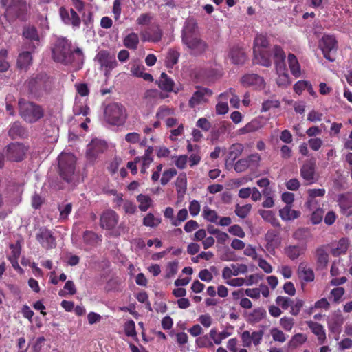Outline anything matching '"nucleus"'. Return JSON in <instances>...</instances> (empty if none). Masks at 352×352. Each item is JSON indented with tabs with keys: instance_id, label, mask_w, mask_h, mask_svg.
I'll return each mask as SVG.
<instances>
[{
	"instance_id": "1",
	"label": "nucleus",
	"mask_w": 352,
	"mask_h": 352,
	"mask_svg": "<svg viewBox=\"0 0 352 352\" xmlns=\"http://www.w3.org/2000/svg\"><path fill=\"white\" fill-rule=\"evenodd\" d=\"M52 58L55 62L65 65H72L76 62L78 69L82 67L84 63V54L82 50L76 47L72 49V42L64 37L57 38L52 48Z\"/></svg>"
},
{
	"instance_id": "2",
	"label": "nucleus",
	"mask_w": 352,
	"mask_h": 352,
	"mask_svg": "<svg viewBox=\"0 0 352 352\" xmlns=\"http://www.w3.org/2000/svg\"><path fill=\"white\" fill-rule=\"evenodd\" d=\"M28 92L36 99H39L49 94L54 88V80L45 73L37 74L31 76L25 82Z\"/></svg>"
},
{
	"instance_id": "3",
	"label": "nucleus",
	"mask_w": 352,
	"mask_h": 352,
	"mask_svg": "<svg viewBox=\"0 0 352 352\" xmlns=\"http://www.w3.org/2000/svg\"><path fill=\"white\" fill-rule=\"evenodd\" d=\"M20 117L27 123L34 124L45 117L44 107L33 101L20 98L18 101Z\"/></svg>"
},
{
	"instance_id": "4",
	"label": "nucleus",
	"mask_w": 352,
	"mask_h": 352,
	"mask_svg": "<svg viewBox=\"0 0 352 352\" xmlns=\"http://www.w3.org/2000/svg\"><path fill=\"white\" fill-rule=\"evenodd\" d=\"M0 4L6 8L5 16L8 20H27L28 6L25 0H0Z\"/></svg>"
},
{
	"instance_id": "5",
	"label": "nucleus",
	"mask_w": 352,
	"mask_h": 352,
	"mask_svg": "<svg viewBox=\"0 0 352 352\" xmlns=\"http://www.w3.org/2000/svg\"><path fill=\"white\" fill-rule=\"evenodd\" d=\"M104 116L109 124L119 126L125 123L127 119V112L123 104L113 102L105 107Z\"/></svg>"
},
{
	"instance_id": "6",
	"label": "nucleus",
	"mask_w": 352,
	"mask_h": 352,
	"mask_svg": "<svg viewBox=\"0 0 352 352\" xmlns=\"http://www.w3.org/2000/svg\"><path fill=\"white\" fill-rule=\"evenodd\" d=\"M58 160L60 177L67 182H71L76 170V157L72 153H62Z\"/></svg>"
},
{
	"instance_id": "7",
	"label": "nucleus",
	"mask_w": 352,
	"mask_h": 352,
	"mask_svg": "<svg viewBox=\"0 0 352 352\" xmlns=\"http://www.w3.org/2000/svg\"><path fill=\"white\" fill-rule=\"evenodd\" d=\"M275 69L278 78H276L277 85L279 87L286 85V66L285 63V54L283 49L278 45H274L272 50Z\"/></svg>"
},
{
	"instance_id": "8",
	"label": "nucleus",
	"mask_w": 352,
	"mask_h": 352,
	"mask_svg": "<svg viewBox=\"0 0 352 352\" xmlns=\"http://www.w3.org/2000/svg\"><path fill=\"white\" fill-rule=\"evenodd\" d=\"M95 60L100 65V69L104 72V74L107 77L118 66L115 54L106 50H100L97 53Z\"/></svg>"
},
{
	"instance_id": "9",
	"label": "nucleus",
	"mask_w": 352,
	"mask_h": 352,
	"mask_svg": "<svg viewBox=\"0 0 352 352\" xmlns=\"http://www.w3.org/2000/svg\"><path fill=\"white\" fill-rule=\"evenodd\" d=\"M188 52L193 56L204 54L208 49L207 43L199 35L182 40Z\"/></svg>"
},
{
	"instance_id": "10",
	"label": "nucleus",
	"mask_w": 352,
	"mask_h": 352,
	"mask_svg": "<svg viewBox=\"0 0 352 352\" xmlns=\"http://www.w3.org/2000/svg\"><path fill=\"white\" fill-rule=\"evenodd\" d=\"M212 91L207 87L197 86L196 91L188 101V106L190 108H195L199 104L208 102V98L212 96Z\"/></svg>"
},
{
	"instance_id": "11",
	"label": "nucleus",
	"mask_w": 352,
	"mask_h": 352,
	"mask_svg": "<svg viewBox=\"0 0 352 352\" xmlns=\"http://www.w3.org/2000/svg\"><path fill=\"white\" fill-rule=\"evenodd\" d=\"M36 239L43 248L49 250L56 246L52 232L45 226L38 228L36 233Z\"/></svg>"
},
{
	"instance_id": "12",
	"label": "nucleus",
	"mask_w": 352,
	"mask_h": 352,
	"mask_svg": "<svg viewBox=\"0 0 352 352\" xmlns=\"http://www.w3.org/2000/svg\"><path fill=\"white\" fill-rule=\"evenodd\" d=\"M320 47L323 55L327 60L333 61L334 57L332 56L337 50V41L333 36L324 35L320 41Z\"/></svg>"
},
{
	"instance_id": "13",
	"label": "nucleus",
	"mask_w": 352,
	"mask_h": 352,
	"mask_svg": "<svg viewBox=\"0 0 352 352\" xmlns=\"http://www.w3.org/2000/svg\"><path fill=\"white\" fill-rule=\"evenodd\" d=\"M22 36L30 41L26 49L34 51L39 45L40 36L36 28L34 25H25L23 28Z\"/></svg>"
},
{
	"instance_id": "14",
	"label": "nucleus",
	"mask_w": 352,
	"mask_h": 352,
	"mask_svg": "<svg viewBox=\"0 0 352 352\" xmlns=\"http://www.w3.org/2000/svg\"><path fill=\"white\" fill-rule=\"evenodd\" d=\"M27 148L21 143H11L7 146L6 157L12 162H21L24 159Z\"/></svg>"
},
{
	"instance_id": "15",
	"label": "nucleus",
	"mask_w": 352,
	"mask_h": 352,
	"mask_svg": "<svg viewBox=\"0 0 352 352\" xmlns=\"http://www.w3.org/2000/svg\"><path fill=\"white\" fill-rule=\"evenodd\" d=\"M119 221L118 214L113 210L104 211L100 219V226L103 229L112 230L116 228Z\"/></svg>"
},
{
	"instance_id": "16",
	"label": "nucleus",
	"mask_w": 352,
	"mask_h": 352,
	"mask_svg": "<svg viewBox=\"0 0 352 352\" xmlns=\"http://www.w3.org/2000/svg\"><path fill=\"white\" fill-rule=\"evenodd\" d=\"M60 16L62 21L66 25H72L74 28H78L81 24V20L77 12L71 8L69 10L64 7L59 10Z\"/></svg>"
},
{
	"instance_id": "17",
	"label": "nucleus",
	"mask_w": 352,
	"mask_h": 352,
	"mask_svg": "<svg viewBox=\"0 0 352 352\" xmlns=\"http://www.w3.org/2000/svg\"><path fill=\"white\" fill-rule=\"evenodd\" d=\"M263 336V331L262 330L253 331L252 333L248 330L243 331L241 335L243 346L249 348L251 346L252 343L255 346H258L261 342Z\"/></svg>"
},
{
	"instance_id": "18",
	"label": "nucleus",
	"mask_w": 352,
	"mask_h": 352,
	"mask_svg": "<svg viewBox=\"0 0 352 352\" xmlns=\"http://www.w3.org/2000/svg\"><path fill=\"white\" fill-rule=\"evenodd\" d=\"M316 160L314 159L307 161L301 168L300 173L302 178L311 184L317 181L316 176Z\"/></svg>"
},
{
	"instance_id": "19",
	"label": "nucleus",
	"mask_w": 352,
	"mask_h": 352,
	"mask_svg": "<svg viewBox=\"0 0 352 352\" xmlns=\"http://www.w3.org/2000/svg\"><path fill=\"white\" fill-rule=\"evenodd\" d=\"M241 82L243 86H254L256 89H262L265 87V80L263 77L256 74H248L244 75Z\"/></svg>"
},
{
	"instance_id": "20",
	"label": "nucleus",
	"mask_w": 352,
	"mask_h": 352,
	"mask_svg": "<svg viewBox=\"0 0 352 352\" xmlns=\"http://www.w3.org/2000/svg\"><path fill=\"white\" fill-rule=\"evenodd\" d=\"M198 35L199 34L197 21L193 18H188L182 30V40Z\"/></svg>"
},
{
	"instance_id": "21",
	"label": "nucleus",
	"mask_w": 352,
	"mask_h": 352,
	"mask_svg": "<svg viewBox=\"0 0 352 352\" xmlns=\"http://www.w3.org/2000/svg\"><path fill=\"white\" fill-rule=\"evenodd\" d=\"M142 34L144 40L157 43L162 39V31L159 25L153 24L148 26Z\"/></svg>"
},
{
	"instance_id": "22",
	"label": "nucleus",
	"mask_w": 352,
	"mask_h": 352,
	"mask_svg": "<svg viewBox=\"0 0 352 352\" xmlns=\"http://www.w3.org/2000/svg\"><path fill=\"white\" fill-rule=\"evenodd\" d=\"M344 319L340 311L335 312L327 320V326L331 333H340Z\"/></svg>"
},
{
	"instance_id": "23",
	"label": "nucleus",
	"mask_w": 352,
	"mask_h": 352,
	"mask_svg": "<svg viewBox=\"0 0 352 352\" xmlns=\"http://www.w3.org/2000/svg\"><path fill=\"white\" fill-rule=\"evenodd\" d=\"M280 141H282L283 143H286V129L281 132L280 135H279L278 130H274L272 133L270 138V142L274 149L280 148L282 156L283 157H285L286 155V144L280 146L279 144Z\"/></svg>"
},
{
	"instance_id": "24",
	"label": "nucleus",
	"mask_w": 352,
	"mask_h": 352,
	"mask_svg": "<svg viewBox=\"0 0 352 352\" xmlns=\"http://www.w3.org/2000/svg\"><path fill=\"white\" fill-rule=\"evenodd\" d=\"M306 323L311 330V332L317 336L318 342L320 344H324L327 338L324 327L322 324L311 320L307 321Z\"/></svg>"
},
{
	"instance_id": "25",
	"label": "nucleus",
	"mask_w": 352,
	"mask_h": 352,
	"mask_svg": "<svg viewBox=\"0 0 352 352\" xmlns=\"http://www.w3.org/2000/svg\"><path fill=\"white\" fill-rule=\"evenodd\" d=\"M9 136L14 140L18 138H25L28 136L27 129L19 122H14L8 131Z\"/></svg>"
},
{
	"instance_id": "26",
	"label": "nucleus",
	"mask_w": 352,
	"mask_h": 352,
	"mask_svg": "<svg viewBox=\"0 0 352 352\" xmlns=\"http://www.w3.org/2000/svg\"><path fill=\"white\" fill-rule=\"evenodd\" d=\"M254 52V63L256 64L261 65L262 66L268 67L271 65V54L268 53L266 50H258V52H256V50H253Z\"/></svg>"
},
{
	"instance_id": "27",
	"label": "nucleus",
	"mask_w": 352,
	"mask_h": 352,
	"mask_svg": "<svg viewBox=\"0 0 352 352\" xmlns=\"http://www.w3.org/2000/svg\"><path fill=\"white\" fill-rule=\"evenodd\" d=\"M229 56L234 64H243L247 58L243 49L239 46H234L230 49Z\"/></svg>"
},
{
	"instance_id": "28",
	"label": "nucleus",
	"mask_w": 352,
	"mask_h": 352,
	"mask_svg": "<svg viewBox=\"0 0 352 352\" xmlns=\"http://www.w3.org/2000/svg\"><path fill=\"white\" fill-rule=\"evenodd\" d=\"M242 144L236 143L232 144L229 148L228 157L226 160V164H232L234 161L241 155L243 151Z\"/></svg>"
},
{
	"instance_id": "29",
	"label": "nucleus",
	"mask_w": 352,
	"mask_h": 352,
	"mask_svg": "<svg viewBox=\"0 0 352 352\" xmlns=\"http://www.w3.org/2000/svg\"><path fill=\"white\" fill-rule=\"evenodd\" d=\"M105 144L100 140H93L89 145L87 155L89 157L96 158L99 153H103Z\"/></svg>"
},
{
	"instance_id": "30",
	"label": "nucleus",
	"mask_w": 352,
	"mask_h": 352,
	"mask_svg": "<svg viewBox=\"0 0 352 352\" xmlns=\"http://www.w3.org/2000/svg\"><path fill=\"white\" fill-rule=\"evenodd\" d=\"M298 272L300 278L306 282H311L314 280V274L313 270L305 263H300Z\"/></svg>"
},
{
	"instance_id": "31",
	"label": "nucleus",
	"mask_w": 352,
	"mask_h": 352,
	"mask_svg": "<svg viewBox=\"0 0 352 352\" xmlns=\"http://www.w3.org/2000/svg\"><path fill=\"white\" fill-rule=\"evenodd\" d=\"M158 87L164 91L170 92L173 91L174 81L165 73L162 72L158 80Z\"/></svg>"
},
{
	"instance_id": "32",
	"label": "nucleus",
	"mask_w": 352,
	"mask_h": 352,
	"mask_svg": "<svg viewBox=\"0 0 352 352\" xmlns=\"http://www.w3.org/2000/svg\"><path fill=\"white\" fill-rule=\"evenodd\" d=\"M287 62L292 74L296 78L299 77L301 75V69L296 56L293 54H289L287 55Z\"/></svg>"
},
{
	"instance_id": "33",
	"label": "nucleus",
	"mask_w": 352,
	"mask_h": 352,
	"mask_svg": "<svg viewBox=\"0 0 352 352\" xmlns=\"http://www.w3.org/2000/svg\"><path fill=\"white\" fill-rule=\"evenodd\" d=\"M32 56L31 52H23L19 54L17 59V65L21 69H27L32 64Z\"/></svg>"
},
{
	"instance_id": "34",
	"label": "nucleus",
	"mask_w": 352,
	"mask_h": 352,
	"mask_svg": "<svg viewBox=\"0 0 352 352\" xmlns=\"http://www.w3.org/2000/svg\"><path fill=\"white\" fill-rule=\"evenodd\" d=\"M349 240L346 238H342L338 242L336 247L331 249V254L334 256H338L342 254H345L349 248Z\"/></svg>"
},
{
	"instance_id": "35",
	"label": "nucleus",
	"mask_w": 352,
	"mask_h": 352,
	"mask_svg": "<svg viewBox=\"0 0 352 352\" xmlns=\"http://www.w3.org/2000/svg\"><path fill=\"white\" fill-rule=\"evenodd\" d=\"M258 212L265 221L270 223L274 227L280 228V224L272 211L259 210Z\"/></svg>"
},
{
	"instance_id": "36",
	"label": "nucleus",
	"mask_w": 352,
	"mask_h": 352,
	"mask_svg": "<svg viewBox=\"0 0 352 352\" xmlns=\"http://www.w3.org/2000/svg\"><path fill=\"white\" fill-rule=\"evenodd\" d=\"M124 45L130 50H136L139 44L138 34L131 32L126 35L123 40Z\"/></svg>"
},
{
	"instance_id": "37",
	"label": "nucleus",
	"mask_w": 352,
	"mask_h": 352,
	"mask_svg": "<svg viewBox=\"0 0 352 352\" xmlns=\"http://www.w3.org/2000/svg\"><path fill=\"white\" fill-rule=\"evenodd\" d=\"M317 264L320 267H325L329 261V254L323 246L319 247L316 250Z\"/></svg>"
},
{
	"instance_id": "38",
	"label": "nucleus",
	"mask_w": 352,
	"mask_h": 352,
	"mask_svg": "<svg viewBox=\"0 0 352 352\" xmlns=\"http://www.w3.org/2000/svg\"><path fill=\"white\" fill-rule=\"evenodd\" d=\"M175 186L177 192L179 195L185 194L187 188V177L185 173H182L177 177L175 181Z\"/></svg>"
},
{
	"instance_id": "39",
	"label": "nucleus",
	"mask_w": 352,
	"mask_h": 352,
	"mask_svg": "<svg viewBox=\"0 0 352 352\" xmlns=\"http://www.w3.org/2000/svg\"><path fill=\"white\" fill-rule=\"evenodd\" d=\"M306 245H291L287 247V256L294 260L306 251Z\"/></svg>"
},
{
	"instance_id": "40",
	"label": "nucleus",
	"mask_w": 352,
	"mask_h": 352,
	"mask_svg": "<svg viewBox=\"0 0 352 352\" xmlns=\"http://www.w3.org/2000/svg\"><path fill=\"white\" fill-rule=\"evenodd\" d=\"M269 45V41L266 36L258 34L254 41L253 50L258 52V50H266Z\"/></svg>"
},
{
	"instance_id": "41",
	"label": "nucleus",
	"mask_w": 352,
	"mask_h": 352,
	"mask_svg": "<svg viewBox=\"0 0 352 352\" xmlns=\"http://www.w3.org/2000/svg\"><path fill=\"white\" fill-rule=\"evenodd\" d=\"M303 305L304 301L301 299L289 300L287 298V307H290L289 312L294 316L298 314Z\"/></svg>"
},
{
	"instance_id": "42",
	"label": "nucleus",
	"mask_w": 352,
	"mask_h": 352,
	"mask_svg": "<svg viewBox=\"0 0 352 352\" xmlns=\"http://www.w3.org/2000/svg\"><path fill=\"white\" fill-rule=\"evenodd\" d=\"M180 54L177 50L170 49L169 50L166 58V65L168 68H173V66L178 62Z\"/></svg>"
},
{
	"instance_id": "43",
	"label": "nucleus",
	"mask_w": 352,
	"mask_h": 352,
	"mask_svg": "<svg viewBox=\"0 0 352 352\" xmlns=\"http://www.w3.org/2000/svg\"><path fill=\"white\" fill-rule=\"evenodd\" d=\"M231 127V124L228 122H223L221 124V126L219 127L218 129L214 130L213 129L211 132V140L212 142L217 141L220 134L226 133L227 131H230Z\"/></svg>"
},
{
	"instance_id": "44",
	"label": "nucleus",
	"mask_w": 352,
	"mask_h": 352,
	"mask_svg": "<svg viewBox=\"0 0 352 352\" xmlns=\"http://www.w3.org/2000/svg\"><path fill=\"white\" fill-rule=\"evenodd\" d=\"M137 201L140 203L139 209L142 211H146L151 206L152 199L148 195L140 194L137 197Z\"/></svg>"
},
{
	"instance_id": "45",
	"label": "nucleus",
	"mask_w": 352,
	"mask_h": 352,
	"mask_svg": "<svg viewBox=\"0 0 352 352\" xmlns=\"http://www.w3.org/2000/svg\"><path fill=\"white\" fill-rule=\"evenodd\" d=\"M266 316V311L261 307L255 309L249 315V321L252 323H256L261 321Z\"/></svg>"
},
{
	"instance_id": "46",
	"label": "nucleus",
	"mask_w": 352,
	"mask_h": 352,
	"mask_svg": "<svg viewBox=\"0 0 352 352\" xmlns=\"http://www.w3.org/2000/svg\"><path fill=\"white\" fill-rule=\"evenodd\" d=\"M202 215L204 218L210 222L216 223L219 219V215L215 210H211L208 207H205L203 210Z\"/></svg>"
},
{
	"instance_id": "47",
	"label": "nucleus",
	"mask_w": 352,
	"mask_h": 352,
	"mask_svg": "<svg viewBox=\"0 0 352 352\" xmlns=\"http://www.w3.org/2000/svg\"><path fill=\"white\" fill-rule=\"evenodd\" d=\"M260 123L258 120H254L248 123L245 126L241 128L239 131L240 134H245L256 131L260 129Z\"/></svg>"
},
{
	"instance_id": "48",
	"label": "nucleus",
	"mask_w": 352,
	"mask_h": 352,
	"mask_svg": "<svg viewBox=\"0 0 352 352\" xmlns=\"http://www.w3.org/2000/svg\"><path fill=\"white\" fill-rule=\"evenodd\" d=\"M161 219L155 217L152 213H148L143 219V225L146 227L155 228L161 223Z\"/></svg>"
},
{
	"instance_id": "49",
	"label": "nucleus",
	"mask_w": 352,
	"mask_h": 352,
	"mask_svg": "<svg viewBox=\"0 0 352 352\" xmlns=\"http://www.w3.org/2000/svg\"><path fill=\"white\" fill-rule=\"evenodd\" d=\"M294 239L306 241L311 237V232L308 228H299L293 234Z\"/></svg>"
},
{
	"instance_id": "50",
	"label": "nucleus",
	"mask_w": 352,
	"mask_h": 352,
	"mask_svg": "<svg viewBox=\"0 0 352 352\" xmlns=\"http://www.w3.org/2000/svg\"><path fill=\"white\" fill-rule=\"evenodd\" d=\"M177 173V172L174 168L164 170L160 179L161 184L163 186L166 185Z\"/></svg>"
},
{
	"instance_id": "51",
	"label": "nucleus",
	"mask_w": 352,
	"mask_h": 352,
	"mask_svg": "<svg viewBox=\"0 0 352 352\" xmlns=\"http://www.w3.org/2000/svg\"><path fill=\"white\" fill-rule=\"evenodd\" d=\"M188 215V211L186 208L180 210L177 214V217L173 219L172 226H179L182 222L187 219Z\"/></svg>"
},
{
	"instance_id": "52",
	"label": "nucleus",
	"mask_w": 352,
	"mask_h": 352,
	"mask_svg": "<svg viewBox=\"0 0 352 352\" xmlns=\"http://www.w3.org/2000/svg\"><path fill=\"white\" fill-rule=\"evenodd\" d=\"M251 208L252 206L250 204H245L243 206H240L237 204L235 208V213L240 218L244 219L248 216Z\"/></svg>"
},
{
	"instance_id": "53",
	"label": "nucleus",
	"mask_w": 352,
	"mask_h": 352,
	"mask_svg": "<svg viewBox=\"0 0 352 352\" xmlns=\"http://www.w3.org/2000/svg\"><path fill=\"white\" fill-rule=\"evenodd\" d=\"M89 111V107L85 104L76 103L74 106V113L76 116L82 115L84 116L88 115Z\"/></svg>"
},
{
	"instance_id": "54",
	"label": "nucleus",
	"mask_w": 352,
	"mask_h": 352,
	"mask_svg": "<svg viewBox=\"0 0 352 352\" xmlns=\"http://www.w3.org/2000/svg\"><path fill=\"white\" fill-rule=\"evenodd\" d=\"M98 235L92 231H85L83 234L84 242L88 245H94L98 241Z\"/></svg>"
},
{
	"instance_id": "55",
	"label": "nucleus",
	"mask_w": 352,
	"mask_h": 352,
	"mask_svg": "<svg viewBox=\"0 0 352 352\" xmlns=\"http://www.w3.org/2000/svg\"><path fill=\"white\" fill-rule=\"evenodd\" d=\"M124 333L127 336H135L137 333L135 331V324L133 320H130L125 322L124 326Z\"/></svg>"
},
{
	"instance_id": "56",
	"label": "nucleus",
	"mask_w": 352,
	"mask_h": 352,
	"mask_svg": "<svg viewBox=\"0 0 352 352\" xmlns=\"http://www.w3.org/2000/svg\"><path fill=\"white\" fill-rule=\"evenodd\" d=\"M173 113H174V110L173 109L167 107L162 106L158 109V110L156 113V118L158 120H163L166 116L172 115Z\"/></svg>"
},
{
	"instance_id": "57",
	"label": "nucleus",
	"mask_w": 352,
	"mask_h": 352,
	"mask_svg": "<svg viewBox=\"0 0 352 352\" xmlns=\"http://www.w3.org/2000/svg\"><path fill=\"white\" fill-rule=\"evenodd\" d=\"M195 342L196 344L199 348L212 347L213 346V344L209 339L208 335H204L197 338Z\"/></svg>"
},
{
	"instance_id": "58",
	"label": "nucleus",
	"mask_w": 352,
	"mask_h": 352,
	"mask_svg": "<svg viewBox=\"0 0 352 352\" xmlns=\"http://www.w3.org/2000/svg\"><path fill=\"white\" fill-rule=\"evenodd\" d=\"M245 158L239 160L234 166V170L236 173H243L249 167V164Z\"/></svg>"
},
{
	"instance_id": "59",
	"label": "nucleus",
	"mask_w": 352,
	"mask_h": 352,
	"mask_svg": "<svg viewBox=\"0 0 352 352\" xmlns=\"http://www.w3.org/2000/svg\"><path fill=\"white\" fill-rule=\"evenodd\" d=\"M280 106V102L277 100H267L262 104L261 111L266 112L272 108H278Z\"/></svg>"
},
{
	"instance_id": "60",
	"label": "nucleus",
	"mask_w": 352,
	"mask_h": 352,
	"mask_svg": "<svg viewBox=\"0 0 352 352\" xmlns=\"http://www.w3.org/2000/svg\"><path fill=\"white\" fill-rule=\"evenodd\" d=\"M306 339V336L302 333L296 334L290 340L289 346L292 347H296L304 343Z\"/></svg>"
},
{
	"instance_id": "61",
	"label": "nucleus",
	"mask_w": 352,
	"mask_h": 352,
	"mask_svg": "<svg viewBox=\"0 0 352 352\" xmlns=\"http://www.w3.org/2000/svg\"><path fill=\"white\" fill-rule=\"evenodd\" d=\"M60 219H66L72 210V204L71 203L65 204L64 206H59Z\"/></svg>"
},
{
	"instance_id": "62",
	"label": "nucleus",
	"mask_w": 352,
	"mask_h": 352,
	"mask_svg": "<svg viewBox=\"0 0 352 352\" xmlns=\"http://www.w3.org/2000/svg\"><path fill=\"white\" fill-rule=\"evenodd\" d=\"M153 19L150 13L141 14L136 19L137 24L140 25H148Z\"/></svg>"
},
{
	"instance_id": "63",
	"label": "nucleus",
	"mask_w": 352,
	"mask_h": 352,
	"mask_svg": "<svg viewBox=\"0 0 352 352\" xmlns=\"http://www.w3.org/2000/svg\"><path fill=\"white\" fill-rule=\"evenodd\" d=\"M228 232L236 236H238L239 238H244L245 236V233L242 229V228L239 225H234L230 226L228 228Z\"/></svg>"
},
{
	"instance_id": "64",
	"label": "nucleus",
	"mask_w": 352,
	"mask_h": 352,
	"mask_svg": "<svg viewBox=\"0 0 352 352\" xmlns=\"http://www.w3.org/2000/svg\"><path fill=\"white\" fill-rule=\"evenodd\" d=\"M123 209L126 214H133L137 211L136 205L129 200H126L124 201Z\"/></svg>"
}]
</instances>
